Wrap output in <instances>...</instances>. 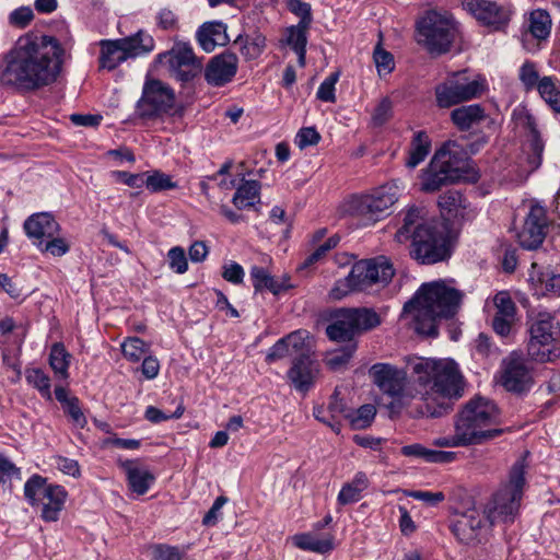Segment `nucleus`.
Wrapping results in <instances>:
<instances>
[{"label": "nucleus", "instance_id": "nucleus-39", "mask_svg": "<svg viewBox=\"0 0 560 560\" xmlns=\"http://www.w3.org/2000/svg\"><path fill=\"white\" fill-rule=\"evenodd\" d=\"M24 375L27 384L37 389L43 398L52 399L50 377L43 369L26 368Z\"/></svg>", "mask_w": 560, "mask_h": 560}, {"label": "nucleus", "instance_id": "nucleus-19", "mask_svg": "<svg viewBox=\"0 0 560 560\" xmlns=\"http://www.w3.org/2000/svg\"><path fill=\"white\" fill-rule=\"evenodd\" d=\"M486 521L483 512L477 508H470L456 515L451 530L459 542L475 545L481 540Z\"/></svg>", "mask_w": 560, "mask_h": 560}, {"label": "nucleus", "instance_id": "nucleus-25", "mask_svg": "<svg viewBox=\"0 0 560 560\" xmlns=\"http://www.w3.org/2000/svg\"><path fill=\"white\" fill-rule=\"evenodd\" d=\"M526 128L528 133L524 147L525 164L523 165L525 172L532 173L541 165L545 143L537 129L536 121L530 115L526 117Z\"/></svg>", "mask_w": 560, "mask_h": 560}, {"label": "nucleus", "instance_id": "nucleus-26", "mask_svg": "<svg viewBox=\"0 0 560 560\" xmlns=\"http://www.w3.org/2000/svg\"><path fill=\"white\" fill-rule=\"evenodd\" d=\"M24 230L30 238L37 240L38 245H43L46 237L58 235L60 226L51 214L42 212L28 217L24 222Z\"/></svg>", "mask_w": 560, "mask_h": 560}, {"label": "nucleus", "instance_id": "nucleus-10", "mask_svg": "<svg viewBox=\"0 0 560 560\" xmlns=\"http://www.w3.org/2000/svg\"><path fill=\"white\" fill-rule=\"evenodd\" d=\"M62 486L48 483L40 475L31 476L24 485V497L32 505H42L40 516L45 522H57L67 500Z\"/></svg>", "mask_w": 560, "mask_h": 560}, {"label": "nucleus", "instance_id": "nucleus-29", "mask_svg": "<svg viewBox=\"0 0 560 560\" xmlns=\"http://www.w3.org/2000/svg\"><path fill=\"white\" fill-rule=\"evenodd\" d=\"M488 118L489 115L479 104L463 105L451 112V120L459 131H468Z\"/></svg>", "mask_w": 560, "mask_h": 560}, {"label": "nucleus", "instance_id": "nucleus-11", "mask_svg": "<svg viewBox=\"0 0 560 560\" xmlns=\"http://www.w3.org/2000/svg\"><path fill=\"white\" fill-rule=\"evenodd\" d=\"M100 46L101 68L114 70L129 58L152 51L154 48V39L151 35L139 31L137 34L125 38L102 39Z\"/></svg>", "mask_w": 560, "mask_h": 560}, {"label": "nucleus", "instance_id": "nucleus-51", "mask_svg": "<svg viewBox=\"0 0 560 560\" xmlns=\"http://www.w3.org/2000/svg\"><path fill=\"white\" fill-rule=\"evenodd\" d=\"M350 410L351 408L347 406L341 397V389L336 387L328 402V412L331 420H339L341 417L347 419V415L350 413Z\"/></svg>", "mask_w": 560, "mask_h": 560}, {"label": "nucleus", "instance_id": "nucleus-59", "mask_svg": "<svg viewBox=\"0 0 560 560\" xmlns=\"http://www.w3.org/2000/svg\"><path fill=\"white\" fill-rule=\"evenodd\" d=\"M34 19L33 10L30 7H20L9 14V23L12 26L24 28Z\"/></svg>", "mask_w": 560, "mask_h": 560}, {"label": "nucleus", "instance_id": "nucleus-49", "mask_svg": "<svg viewBox=\"0 0 560 560\" xmlns=\"http://www.w3.org/2000/svg\"><path fill=\"white\" fill-rule=\"evenodd\" d=\"M493 304L497 310L494 316L515 318L516 306L509 292H498L493 298Z\"/></svg>", "mask_w": 560, "mask_h": 560}, {"label": "nucleus", "instance_id": "nucleus-1", "mask_svg": "<svg viewBox=\"0 0 560 560\" xmlns=\"http://www.w3.org/2000/svg\"><path fill=\"white\" fill-rule=\"evenodd\" d=\"M63 48L47 35L21 37L2 72V81L20 90L34 91L52 83L61 71Z\"/></svg>", "mask_w": 560, "mask_h": 560}, {"label": "nucleus", "instance_id": "nucleus-44", "mask_svg": "<svg viewBox=\"0 0 560 560\" xmlns=\"http://www.w3.org/2000/svg\"><path fill=\"white\" fill-rule=\"evenodd\" d=\"M355 351V345L349 343L346 347L329 352L325 358L326 365L332 371H340L347 366Z\"/></svg>", "mask_w": 560, "mask_h": 560}, {"label": "nucleus", "instance_id": "nucleus-38", "mask_svg": "<svg viewBox=\"0 0 560 560\" xmlns=\"http://www.w3.org/2000/svg\"><path fill=\"white\" fill-rule=\"evenodd\" d=\"M71 354L62 342H55L50 347L49 365L60 378H68Z\"/></svg>", "mask_w": 560, "mask_h": 560}, {"label": "nucleus", "instance_id": "nucleus-58", "mask_svg": "<svg viewBox=\"0 0 560 560\" xmlns=\"http://www.w3.org/2000/svg\"><path fill=\"white\" fill-rule=\"evenodd\" d=\"M373 58L380 74L390 73L394 69V59L392 54L377 45L374 49Z\"/></svg>", "mask_w": 560, "mask_h": 560}, {"label": "nucleus", "instance_id": "nucleus-64", "mask_svg": "<svg viewBox=\"0 0 560 560\" xmlns=\"http://www.w3.org/2000/svg\"><path fill=\"white\" fill-rule=\"evenodd\" d=\"M153 560H182V556L177 547L158 545L153 548Z\"/></svg>", "mask_w": 560, "mask_h": 560}, {"label": "nucleus", "instance_id": "nucleus-2", "mask_svg": "<svg viewBox=\"0 0 560 560\" xmlns=\"http://www.w3.org/2000/svg\"><path fill=\"white\" fill-rule=\"evenodd\" d=\"M422 404L421 417H441L451 408V400L463 395V377L457 364L447 359L415 358L408 361Z\"/></svg>", "mask_w": 560, "mask_h": 560}, {"label": "nucleus", "instance_id": "nucleus-9", "mask_svg": "<svg viewBox=\"0 0 560 560\" xmlns=\"http://www.w3.org/2000/svg\"><path fill=\"white\" fill-rule=\"evenodd\" d=\"M370 376L380 392L392 398L400 407L408 405L418 395L415 381L408 373L390 363H375L370 368Z\"/></svg>", "mask_w": 560, "mask_h": 560}, {"label": "nucleus", "instance_id": "nucleus-57", "mask_svg": "<svg viewBox=\"0 0 560 560\" xmlns=\"http://www.w3.org/2000/svg\"><path fill=\"white\" fill-rule=\"evenodd\" d=\"M393 115V103L388 97H384L374 108L372 114V122L374 126L380 127L387 122Z\"/></svg>", "mask_w": 560, "mask_h": 560}, {"label": "nucleus", "instance_id": "nucleus-6", "mask_svg": "<svg viewBox=\"0 0 560 560\" xmlns=\"http://www.w3.org/2000/svg\"><path fill=\"white\" fill-rule=\"evenodd\" d=\"M526 456L518 458L511 467L509 481L504 483L487 503L483 514L490 525L510 523L516 517L523 498Z\"/></svg>", "mask_w": 560, "mask_h": 560}, {"label": "nucleus", "instance_id": "nucleus-30", "mask_svg": "<svg viewBox=\"0 0 560 560\" xmlns=\"http://www.w3.org/2000/svg\"><path fill=\"white\" fill-rule=\"evenodd\" d=\"M54 393L56 399L62 405L65 413L71 419L72 423L75 427L83 429L86 425L88 420L81 409L79 398L75 396H69L68 390L62 386H56Z\"/></svg>", "mask_w": 560, "mask_h": 560}, {"label": "nucleus", "instance_id": "nucleus-18", "mask_svg": "<svg viewBox=\"0 0 560 560\" xmlns=\"http://www.w3.org/2000/svg\"><path fill=\"white\" fill-rule=\"evenodd\" d=\"M548 228L547 210L542 206L533 205L516 233L518 244L525 249H537L542 244Z\"/></svg>", "mask_w": 560, "mask_h": 560}, {"label": "nucleus", "instance_id": "nucleus-27", "mask_svg": "<svg viewBox=\"0 0 560 560\" xmlns=\"http://www.w3.org/2000/svg\"><path fill=\"white\" fill-rule=\"evenodd\" d=\"M427 211L423 207L411 206L405 213L402 225L397 230L395 238L399 243L415 238L420 230H429L433 225L425 220Z\"/></svg>", "mask_w": 560, "mask_h": 560}, {"label": "nucleus", "instance_id": "nucleus-53", "mask_svg": "<svg viewBox=\"0 0 560 560\" xmlns=\"http://www.w3.org/2000/svg\"><path fill=\"white\" fill-rule=\"evenodd\" d=\"M339 80V72L330 73L319 85L317 90V98L323 102L334 103L336 101L335 96V85Z\"/></svg>", "mask_w": 560, "mask_h": 560}, {"label": "nucleus", "instance_id": "nucleus-45", "mask_svg": "<svg viewBox=\"0 0 560 560\" xmlns=\"http://www.w3.org/2000/svg\"><path fill=\"white\" fill-rule=\"evenodd\" d=\"M340 241L339 235L335 234L327 238L323 244L318 245L311 254H308L301 264L300 269H306L320 261Z\"/></svg>", "mask_w": 560, "mask_h": 560}, {"label": "nucleus", "instance_id": "nucleus-20", "mask_svg": "<svg viewBox=\"0 0 560 560\" xmlns=\"http://www.w3.org/2000/svg\"><path fill=\"white\" fill-rule=\"evenodd\" d=\"M533 383L530 370L525 360L512 352L502 362L501 384L509 392L522 393Z\"/></svg>", "mask_w": 560, "mask_h": 560}, {"label": "nucleus", "instance_id": "nucleus-54", "mask_svg": "<svg viewBox=\"0 0 560 560\" xmlns=\"http://www.w3.org/2000/svg\"><path fill=\"white\" fill-rule=\"evenodd\" d=\"M285 342L290 346L291 351L295 357L301 355V353H308V348L305 342L307 338L306 330H295L285 337H283Z\"/></svg>", "mask_w": 560, "mask_h": 560}, {"label": "nucleus", "instance_id": "nucleus-23", "mask_svg": "<svg viewBox=\"0 0 560 560\" xmlns=\"http://www.w3.org/2000/svg\"><path fill=\"white\" fill-rule=\"evenodd\" d=\"M464 7L480 22L499 30L510 21L511 11L489 0H464Z\"/></svg>", "mask_w": 560, "mask_h": 560}, {"label": "nucleus", "instance_id": "nucleus-46", "mask_svg": "<svg viewBox=\"0 0 560 560\" xmlns=\"http://www.w3.org/2000/svg\"><path fill=\"white\" fill-rule=\"evenodd\" d=\"M124 357L132 362L140 361L149 351L145 342L138 337H129L121 343Z\"/></svg>", "mask_w": 560, "mask_h": 560}, {"label": "nucleus", "instance_id": "nucleus-60", "mask_svg": "<svg viewBox=\"0 0 560 560\" xmlns=\"http://www.w3.org/2000/svg\"><path fill=\"white\" fill-rule=\"evenodd\" d=\"M156 25L163 31H175L178 27L177 14L168 8L161 9L155 16Z\"/></svg>", "mask_w": 560, "mask_h": 560}, {"label": "nucleus", "instance_id": "nucleus-3", "mask_svg": "<svg viewBox=\"0 0 560 560\" xmlns=\"http://www.w3.org/2000/svg\"><path fill=\"white\" fill-rule=\"evenodd\" d=\"M462 299L463 293L445 282H423L404 304L400 316H410L418 334L436 337L438 319L453 318L459 311Z\"/></svg>", "mask_w": 560, "mask_h": 560}, {"label": "nucleus", "instance_id": "nucleus-13", "mask_svg": "<svg viewBox=\"0 0 560 560\" xmlns=\"http://www.w3.org/2000/svg\"><path fill=\"white\" fill-rule=\"evenodd\" d=\"M354 256L347 253L337 256V262L339 265L352 264L350 272L345 280H392L398 275L390 259L384 255L352 262ZM399 277L404 279L408 278L409 275L401 271L399 272Z\"/></svg>", "mask_w": 560, "mask_h": 560}, {"label": "nucleus", "instance_id": "nucleus-21", "mask_svg": "<svg viewBox=\"0 0 560 560\" xmlns=\"http://www.w3.org/2000/svg\"><path fill=\"white\" fill-rule=\"evenodd\" d=\"M319 374V364L313 360L310 353H301L292 361L287 372L288 380L295 390L306 394L315 385Z\"/></svg>", "mask_w": 560, "mask_h": 560}, {"label": "nucleus", "instance_id": "nucleus-5", "mask_svg": "<svg viewBox=\"0 0 560 560\" xmlns=\"http://www.w3.org/2000/svg\"><path fill=\"white\" fill-rule=\"evenodd\" d=\"M500 412L495 404L482 397L470 399L455 421V429L462 432L470 445L481 444L503 433L495 428Z\"/></svg>", "mask_w": 560, "mask_h": 560}, {"label": "nucleus", "instance_id": "nucleus-34", "mask_svg": "<svg viewBox=\"0 0 560 560\" xmlns=\"http://www.w3.org/2000/svg\"><path fill=\"white\" fill-rule=\"evenodd\" d=\"M294 545L306 551H313L317 553H328L334 549L332 537L318 538L313 534L303 533L298 534L293 537Z\"/></svg>", "mask_w": 560, "mask_h": 560}, {"label": "nucleus", "instance_id": "nucleus-17", "mask_svg": "<svg viewBox=\"0 0 560 560\" xmlns=\"http://www.w3.org/2000/svg\"><path fill=\"white\" fill-rule=\"evenodd\" d=\"M402 187L398 180H393L373 190L372 194L360 197L357 200L355 209L359 214L370 220L377 221L387 210L395 205Z\"/></svg>", "mask_w": 560, "mask_h": 560}, {"label": "nucleus", "instance_id": "nucleus-56", "mask_svg": "<svg viewBox=\"0 0 560 560\" xmlns=\"http://www.w3.org/2000/svg\"><path fill=\"white\" fill-rule=\"evenodd\" d=\"M288 7L292 13L300 18L299 25L302 27H310L313 21L311 5L301 0H289Z\"/></svg>", "mask_w": 560, "mask_h": 560}, {"label": "nucleus", "instance_id": "nucleus-12", "mask_svg": "<svg viewBox=\"0 0 560 560\" xmlns=\"http://www.w3.org/2000/svg\"><path fill=\"white\" fill-rule=\"evenodd\" d=\"M485 91V79L469 80L465 73L457 72L435 85V103L439 108H451L480 97Z\"/></svg>", "mask_w": 560, "mask_h": 560}, {"label": "nucleus", "instance_id": "nucleus-7", "mask_svg": "<svg viewBox=\"0 0 560 560\" xmlns=\"http://www.w3.org/2000/svg\"><path fill=\"white\" fill-rule=\"evenodd\" d=\"M527 353L534 361L551 362L560 357V320L549 314L539 313L529 328Z\"/></svg>", "mask_w": 560, "mask_h": 560}, {"label": "nucleus", "instance_id": "nucleus-40", "mask_svg": "<svg viewBox=\"0 0 560 560\" xmlns=\"http://www.w3.org/2000/svg\"><path fill=\"white\" fill-rule=\"evenodd\" d=\"M466 198L458 190H447L439 197L438 203L442 212L457 217L467 208Z\"/></svg>", "mask_w": 560, "mask_h": 560}, {"label": "nucleus", "instance_id": "nucleus-32", "mask_svg": "<svg viewBox=\"0 0 560 560\" xmlns=\"http://www.w3.org/2000/svg\"><path fill=\"white\" fill-rule=\"evenodd\" d=\"M260 189L258 180H244L236 188L232 202L240 210L253 207L260 201Z\"/></svg>", "mask_w": 560, "mask_h": 560}, {"label": "nucleus", "instance_id": "nucleus-42", "mask_svg": "<svg viewBox=\"0 0 560 560\" xmlns=\"http://www.w3.org/2000/svg\"><path fill=\"white\" fill-rule=\"evenodd\" d=\"M376 416V408L372 404H366L357 410H350L347 420L354 430H362L371 425Z\"/></svg>", "mask_w": 560, "mask_h": 560}, {"label": "nucleus", "instance_id": "nucleus-43", "mask_svg": "<svg viewBox=\"0 0 560 560\" xmlns=\"http://www.w3.org/2000/svg\"><path fill=\"white\" fill-rule=\"evenodd\" d=\"M538 93L555 112L560 114V90L556 84L555 78L542 77Z\"/></svg>", "mask_w": 560, "mask_h": 560}, {"label": "nucleus", "instance_id": "nucleus-15", "mask_svg": "<svg viewBox=\"0 0 560 560\" xmlns=\"http://www.w3.org/2000/svg\"><path fill=\"white\" fill-rule=\"evenodd\" d=\"M156 61L166 66L171 74L182 82L192 80L201 71V62L191 46L183 42L175 43L170 50L159 54Z\"/></svg>", "mask_w": 560, "mask_h": 560}, {"label": "nucleus", "instance_id": "nucleus-4", "mask_svg": "<svg viewBox=\"0 0 560 560\" xmlns=\"http://www.w3.org/2000/svg\"><path fill=\"white\" fill-rule=\"evenodd\" d=\"M467 160V152L462 144L454 140L446 141L423 170L420 190L435 192L443 186L456 183L466 173Z\"/></svg>", "mask_w": 560, "mask_h": 560}, {"label": "nucleus", "instance_id": "nucleus-28", "mask_svg": "<svg viewBox=\"0 0 560 560\" xmlns=\"http://www.w3.org/2000/svg\"><path fill=\"white\" fill-rule=\"evenodd\" d=\"M197 40L201 48L211 52L217 46H224L229 43L226 25L221 21L203 23L197 31Z\"/></svg>", "mask_w": 560, "mask_h": 560}, {"label": "nucleus", "instance_id": "nucleus-36", "mask_svg": "<svg viewBox=\"0 0 560 560\" xmlns=\"http://www.w3.org/2000/svg\"><path fill=\"white\" fill-rule=\"evenodd\" d=\"M234 46L238 48L241 55L246 60H253L258 58L264 51L266 46V38L259 33L255 34L254 36L238 35L234 40Z\"/></svg>", "mask_w": 560, "mask_h": 560}, {"label": "nucleus", "instance_id": "nucleus-55", "mask_svg": "<svg viewBox=\"0 0 560 560\" xmlns=\"http://www.w3.org/2000/svg\"><path fill=\"white\" fill-rule=\"evenodd\" d=\"M308 27H302V25H295L288 28V45L295 51L306 48L307 44V32Z\"/></svg>", "mask_w": 560, "mask_h": 560}, {"label": "nucleus", "instance_id": "nucleus-47", "mask_svg": "<svg viewBox=\"0 0 560 560\" xmlns=\"http://www.w3.org/2000/svg\"><path fill=\"white\" fill-rule=\"evenodd\" d=\"M13 479H22L21 468L16 467L7 456L0 454V485L11 490Z\"/></svg>", "mask_w": 560, "mask_h": 560}, {"label": "nucleus", "instance_id": "nucleus-31", "mask_svg": "<svg viewBox=\"0 0 560 560\" xmlns=\"http://www.w3.org/2000/svg\"><path fill=\"white\" fill-rule=\"evenodd\" d=\"M431 151V139L425 131L415 132L408 149L405 165L415 168L421 164Z\"/></svg>", "mask_w": 560, "mask_h": 560}, {"label": "nucleus", "instance_id": "nucleus-52", "mask_svg": "<svg viewBox=\"0 0 560 560\" xmlns=\"http://www.w3.org/2000/svg\"><path fill=\"white\" fill-rule=\"evenodd\" d=\"M168 267L176 273H184L188 268V261L184 248L172 247L167 253Z\"/></svg>", "mask_w": 560, "mask_h": 560}, {"label": "nucleus", "instance_id": "nucleus-63", "mask_svg": "<svg viewBox=\"0 0 560 560\" xmlns=\"http://www.w3.org/2000/svg\"><path fill=\"white\" fill-rule=\"evenodd\" d=\"M287 357H294V354L284 338H281L269 349V352L266 355V361L271 363Z\"/></svg>", "mask_w": 560, "mask_h": 560}, {"label": "nucleus", "instance_id": "nucleus-61", "mask_svg": "<svg viewBox=\"0 0 560 560\" xmlns=\"http://www.w3.org/2000/svg\"><path fill=\"white\" fill-rule=\"evenodd\" d=\"M320 135L314 127H304L299 130L295 137V143L300 149H304L310 145H315L319 142Z\"/></svg>", "mask_w": 560, "mask_h": 560}, {"label": "nucleus", "instance_id": "nucleus-24", "mask_svg": "<svg viewBox=\"0 0 560 560\" xmlns=\"http://www.w3.org/2000/svg\"><path fill=\"white\" fill-rule=\"evenodd\" d=\"M117 465L125 472L129 489L138 495L147 493L155 480L154 475L138 459L119 458Z\"/></svg>", "mask_w": 560, "mask_h": 560}, {"label": "nucleus", "instance_id": "nucleus-37", "mask_svg": "<svg viewBox=\"0 0 560 560\" xmlns=\"http://www.w3.org/2000/svg\"><path fill=\"white\" fill-rule=\"evenodd\" d=\"M326 334L329 339L335 341H352L357 331L348 310L340 318L327 326Z\"/></svg>", "mask_w": 560, "mask_h": 560}, {"label": "nucleus", "instance_id": "nucleus-16", "mask_svg": "<svg viewBox=\"0 0 560 560\" xmlns=\"http://www.w3.org/2000/svg\"><path fill=\"white\" fill-rule=\"evenodd\" d=\"M411 257L422 265H431L450 256L447 240L435 226L420 230L411 240Z\"/></svg>", "mask_w": 560, "mask_h": 560}, {"label": "nucleus", "instance_id": "nucleus-33", "mask_svg": "<svg viewBox=\"0 0 560 560\" xmlns=\"http://www.w3.org/2000/svg\"><path fill=\"white\" fill-rule=\"evenodd\" d=\"M376 283L377 282H336L328 292V299L336 302L357 293L373 294L376 292V290H374V284Z\"/></svg>", "mask_w": 560, "mask_h": 560}, {"label": "nucleus", "instance_id": "nucleus-50", "mask_svg": "<svg viewBox=\"0 0 560 560\" xmlns=\"http://www.w3.org/2000/svg\"><path fill=\"white\" fill-rule=\"evenodd\" d=\"M518 79L524 85L526 91L539 89L540 79L534 62L526 61L522 65L518 73Z\"/></svg>", "mask_w": 560, "mask_h": 560}, {"label": "nucleus", "instance_id": "nucleus-48", "mask_svg": "<svg viewBox=\"0 0 560 560\" xmlns=\"http://www.w3.org/2000/svg\"><path fill=\"white\" fill-rule=\"evenodd\" d=\"M144 184L152 192L175 189L177 187V184L172 180L170 175L160 171H154L152 174L148 175L144 179Z\"/></svg>", "mask_w": 560, "mask_h": 560}, {"label": "nucleus", "instance_id": "nucleus-22", "mask_svg": "<svg viewBox=\"0 0 560 560\" xmlns=\"http://www.w3.org/2000/svg\"><path fill=\"white\" fill-rule=\"evenodd\" d=\"M237 68V56L233 52L224 51L210 59L205 69V80L212 86H223L233 80Z\"/></svg>", "mask_w": 560, "mask_h": 560}, {"label": "nucleus", "instance_id": "nucleus-35", "mask_svg": "<svg viewBox=\"0 0 560 560\" xmlns=\"http://www.w3.org/2000/svg\"><path fill=\"white\" fill-rule=\"evenodd\" d=\"M357 334L372 330L382 324L381 316L372 308L348 310Z\"/></svg>", "mask_w": 560, "mask_h": 560}, {"label": "nucleus", "instance_id": "nucleus-8", "mask_svg": "<svg viewBox=\"0 0 560 560\" xmlns=\"http://www.w3.org/2000/svg\"><path fill=\"white\" fill-rule=\"evenodd\" d=\"M456 33V24L447 13L428 11L417 22V42L430 54L448 51Z\"/></svg>", "mask_w": 560, "mask_h": 560}, {"label": "nucleus", "instance_id": "nucleus-14", "mask_svg": "<svg viewBox=\"0 0 560 560\" xmlns=\"http://www.w3.org/2000/svg\"><path fill=\"white\" fill-rule=\"evenodd\" d=\"M175 106L174 90L158 79H147L140 100L137 102V110L141 118H156L168 114Z\"/></svg>", "mask_w": 560, "mask_h": 560}, {"label": "nucleus", "instance_id": "nucleus-62", "mask_svg": "<svg viewBox=\"0 0 560 560\" xmlns=\"http://www.w3.org/2000/svg\"><path fill=\"white\" fill-rule=\"evenodd\" d=\"M47 241H44L42 250L51 254L52 256H62L69 250V245L66 243L63 238L57 237V235L52 237H46Z\"/></svg>", "mask_w": 560, "mask_h": 560}, {"label": "nucleus", "instance_id": "nucleus-41", "mask_svg": "<svg viewBox=\"0 0 560 560\" xmlns=\"http://www.w3.org/2000/svg\"><path fill=\"white\" fill-rule=\"evenodd\" d=\"M530 34L537 39H545L549 36L551 30V20L547 11L535 10L529 15Z\"/></svg>", "mask_w": 560, "mask_h": 560}]
</instances>
